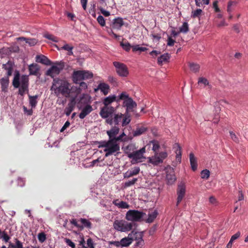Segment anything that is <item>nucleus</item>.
Wrapping results in <instances>:
<instances>
[{
    "instance_id": "obj_50",
    "label": "nucleus",
    "mask_w": 248,
    "mask_h": 248,
    "mask_svg": "<svg viewBox=\"0 0 248 248\" xmlns=\"http://www.w3.org/2000/svg\"><path fill=\"white\" fill-rule=\"evenodd\" d=\"M121 45L122 47H123V49L126 51H128L129 49L131 48V46L129 44V43L121 42Z\"/></svg>"
},
{
    "instance_id": "obj_41",
    "label": "nucleus",
    "mask_w": 248,
    "mask_h": 248,
    "mask_svg": "<svg viewBox=\"0 0 248 248\" xmlns=\"http://www.w3.org/2000/svg\"><path fill=\"white\" fill-rule=\"evenodd\" d=\"M201 174L202 179H207L209 177L210 171L208 170L204 169L202 170Z\"/></svg>"
},
{
    "instance_id": "obj_2",
    "label": "nucleus",
    "mask_w": 248,
    "mask_h": 248,
    "mask_svg": "<svg viewBox=\"0 0 248 248\" xmlns=\"http://www.w3.org/2000/svg\"><path fill=\"white\" fill-rule=\"evenodd\" d=\"M13 85L16 88H19L18 94L21 96H24L25 93L28 92V77L26 75H22L20 78L19 73L17 72L14 75Z\"/></svg>"
},
{
    "instance_id": "obj_3",
    "label": "nucleus",
    "mask_w": 248,
    "mask_h": 248,
    "mask_svg": "<svg viewBox=\"0 0 248 248\" xmlns=\"http://www.w3.org/2000/svg\"><path fill=\"white\" fill-rule=\"evenodd\" d=\"M99 148L105 147V156L108 157L118 153L120 150V146L118 143H114L111 140H103L99 142Z\"/></svg>"
},
{
    "instance_id": "obj_45",
    "label": "nucleus",
    "mask_w": 248,
    "mask_h": 248,
    "mask_svg": "<svg viewBox=\"0 0 248 248\" xmlns=\"http://www.w3.org/2000/svg\"><path fill=\"white\" fill-rule=\"evenodd\" d=\"M38 239L41 243H43L46 240V234L44 232H40L38 235Z\"/></svg>"
},
{
    "instance_id": "obj_54",
    "label": "nucleus",
    "mask_w": 248,
    "mask_h": 248,
    "mask_svg": "<svg viewBox=\"0 0 248 248\" xmlns=\"http://www.w3.org/2000/svg\"><path fill=\"white\" fill-rule=\"evenodd\" d=\"M209 201L210 204L214 205V206H217V200L214 196H210Z\"/></svg>"
},
{
    "instance_id": "obj_25",
    "label": "nucleus",
    "mask_w": 248,
    "mask_h": 248,
    "mask_svg": "<svg viewBox=\"0 0 248 248\" xmlns=\"http://www.w3.org/2000/svg\"><path fill=\"white\" fill-rule=\"evenodd\" d=\"M2 68L7 71V77H10L12 75L13 71V65L10 61H8V62L2 64Z\"/></svg>"
},
{
    "instance_id": "obj_23",
    "label": "nucleus",
    "mask_w": 248,
    "mask_h": 248,
    "mask_svg": "<svg viewBox=\"0 0 248 248\" xmlns=\"http://www.w3.org/2000/svg\"><path fill=\"white\" fill-rule=\"evenodd\" d=\"M28 70H29L30 75L36 76L40 70V67L36 63H32L29 65Z\"/></svg>"
},
{
    "instance_id": "obj_30",
    "label": "nucleus",
    "mask_w": 248,
    "mask_h": 248,
    "mask_svg": "<svg viewBox=\"0 0 248 248\" xmlns=\"http://www.w3.org/2000/svg\"><path fill=\"white\" fill-rule=\"evenodd\" d=\"M214 22L215 25L218 27H225L228 25L223 19L222 16L215 17Z\"/></svg>"
},
{
    "instance_id": "obj_22",
    "label": "nucleus",
    "mask_w": 248,
    "mask_h": 248,
    "mask_svg": "<svg viewBox=\"0 0 248 248\" xmlns=\"http://www.w3.org/2000/svg\"><path fill=\"white\" fill-rule=\"evenodd\" d=\"M140 172V167H135L133 169H130L124 173V178H128L134 176Z\"/></svg>"
},
{
    "instance_id": "obj_13",
    "label": "nucleus",
    "mask_w": 248,
    "mask_h": 248,
    "mask_svg": "<svg viewBox=\"0 0 248 248\" xmlns=\"http://www.w3.org/2000/svg\"><path fill=\"white\" fill-rule=\"evenodd\" d=\"M186 192V186L185 183L181 182L178 185L177 189V202H176V206H178L180 202H181L182 199L184 198Z\"/></svg>"
},
{
    "instance_id": "obj_43",
    "label": "nucleus",
    "mask_w": 248,
    "mask_h": 248,
    "mask_svg": "<svg viewBox=\"0 0 248 248\" xmlns=\"http://www.w3.org/2000/svg\"><path fill=\"white\" fill-rule=\"evenodd\" d=\"M151 142L152 144V150L155 152V153H156L157 150L159 148V142H157L156 140H153L151 141Z\"/></svg>"
},
{
    "instance_id": "obj_14",
    "label": "nucleus",
    "mask_w": 248,
    "mask_h": 248,
    "mask_svg": "<svg viewBox=\"0 0 248 248\" xmlns=\"http://www.w3.org/2000/svg\"><path fill=\"white\" fill-rule=\"evenodd\" d=\"M72 80L74 83L78 84L80 81L83 79V71H76L72 74Z\"/></svg>"
},
{
    "instance_id": "obj_63",
    "label": "nucleus",
    "mask_w": 248,
    "mask_h": 248,
    "mask_svg": "<svg viewBox=\"0 0 248 248\" xmlns=\"http://www.w3.org/2000/svg\"><path fill=\"white\" fill-rule=\"evenodd\" d=\"M3 240H4L6 242H8L9 240L10 239V237L8 236L7 234L5 232H2V236Z\"/></svg>"
},
{
    "instance_id": "obj_33",
    "label": "nucleus",
    "mask_w": 248,
    "mask_h": 248,
    "mask_svg": "<svg viewBox=\"0 0 248 248\" xmlns=\"http://www.w3.org/2000/svg\"><path fill=\"white\" fill-rule=\"evenodd\" d=\"M124 25L123 19L118 17L113 20V28L115 29H119Z\"/></svg>"
},
{
    "instance_id": "obj_24",
    "label": "nucleus",
    "mask_w": 248,
    "mask_h": 248,
    "mask_svg": "<svg viewBox=\"0 0 248 248\" xmlns=\"http://www.w3.org/2000/svg\"><path fill=\"white\" fill-rule=\"evenodd\" d=\"M170 54L168 53L162 54L157 58V63H158L159 65H161L163 63L168 62L170 59Z\"/></svg>"
},
{
    "instance_id": "obj_6",
    "label": "nucleus",
    "mask_w": 248,
    "mask_h": 248,
    "mask_svg": "<svg viewBox=\"0 0 248 248\" xmlns=\"http://www.w3.org/2000/svg\"><path fill=\"white\" fill-rule=\"evenodd\" d=\"M89 6L88 14L91 16H96V14L99 16L101 14H103V16H110L109 12L105 10L104 8L98 6L96 7L95 1H91Z\"/></svg>"
},
{
    "instance_id": "obj_32",
    "label": "nucleus",
    "mask_w": 248,
    "mask_h": 248,
    "mask_svg": "<svg viewBox=\"0 0 248 248\" xmlns=\"http://www.w3.org/2000/svg\"><path fill=\"white\" fill-rule=\"evenodd\" d=\"M28 97H29L30 105L31 107H32V108H35L36 105L38 103L37 99L38 98V95H35L34 96H31L30 95H28Z\"/></svg>"
},
{
    "instance_id": "obj_58",
    "label": "nucleus",
    "mask_w": 248,
    "mask_h": 248,
    "mask_svg": "<svg viewBox=\"0 0 248 248\" xmlns=\"http://www.w3.org/2000/svg\"><path fill=\"white\" fill-rule=\"evenodd\" d=\"M74 49L73 46H71L67 44L64 45L63 46H62V47H61V49H63L67 51H68L69 50H72V49Z\"/></svg>"
},
{
    "instance_id": "obj_21",
    "label": "nucleus",
    "mask_w": 248,
    "mask_h": 248,
    "mask_svg": "<svg viewBox=\"0 0 248 248\" xmlns=\"http://www.w3.org/2000/svg\"><path fill=\"white\" fill-rule=\"evenodd\" d=\"M9 77H3L0 79V84L1 86V90L3 92L7 91V89L9 86Z\"/></svg>"
},
{
    "instance_id": "obj_61",
    "label": "nucleus",
    "mask_w": 248,
    "mask_h": 248,
    "mask_svg": "<svg viewBox=\"0 0 248 248\" xmlns=\"http://www.w3.org/2000/svg\"><path fill=\"white\" fill-rule=\"evenodd\" d=\"M17 183H18V186L21 187H22L25 186V180L24 178H18L17 179Z\"/></svg>"
},
{
    "instance_id": "obj_19",
    "label": "nucleus",
    "mask_w": 248,
    "mask_h": 248,
    "mask_svg": "<svg viewBox=\"0 0 248 248\" xmlns=\"http://www.w3.org/2000/svg\"><path fill=\"white\" fill-rule=\"evenodd\" d=\"M36 62L38 63H41L45 65H50L51 61L43 55H37L36 56Z\"/></svg>"
},
{
    "instance_id": "obj_26",
    "label": "nucleus",
    "mask_w": 248,
    "mask_h": 248,
    "mask_svg": "<svg viewBox=\"0 0 248 248\" xmlns=\"http://www.w3.org/2000/svg\"><path fill=\"white\" fill-rule=\"evenodd\" d=\"M119 132V128L117 126H115L110 129L109 131H107L108 136H109V139H112L118 135Z\"/></svg>"
},
{
    "instance_id": "obj_31",
    "label": "nucleus",
    "mask_w": 248,
    "mask_h": 248,
    "mask_svg": "<svg viewBox=\"0 0 248 248\" xmlns=\"http://www.w3.org/2000/svg\"><path fill=\"white\" fill-rule=\"evenodd\" d=\"M129 157L132 158V162L133 163L140 162V150L136 151L135 153L129 155Z\"/></svg>"
},
{
    "instance_id": "obj_38",
    "label": "nucleus",
    "mask_w": 248,
    "mask_h": 248,
    "mask_svg": "<svg viewBox=\"0 0 248 248\" xmlns=\"http://www.w3.org/2000/svg\"><path fill=\"white\" fill-rule=\"evenodd\" d=\"M188 31V24L186 22H184L182 26L179 28V32L186 33Z\"/></svg>"
},
{
    "instance_id": "obj_36",
    "label": "nucleus",
    "mask_w": 248,
    "mask_h": 248,
    "mask_svg": "<svg viewBox=\"0 0 248 248\" xmlns=\"http://www.w3.org/2000/svg\"><path fill=\"white\" fill-rule=\"evenodd\" d=\"M189 66L190 70H191L192 72L195 73L198 72L200 68V66L199 64L193 62L189 63Z\"/></svg>"
},
{
    "instance_id": "obj_52",
    "label": "nucleus",
    "mask_w": 248,
    "mask_h": 248,
    "mask_svg": "<svg viewBox=\"0 0 248 248\" xmlns=\"http://www.w3.org/2000/svg\"><path fill=\"white\" fill-rule=\"evenodd\" d=\"M138 181L137 178H133L131 180H129L128 181H127L124 183V187H129L133 185H134V184Z\"/></svg>"
},
{
    "instance_id": "obj_57",
    "label": "nucleus",
    "mask_w": 248,
    "mask_h": 248,
    "mask_svg": "<svg viewBox=\"0 0 248 248\" xmlns=\"http://www.w3.org/2000/svg\"><path fill=\"white\" fill-rule=\"evenodd\" d=\"M240 235V232H237L236 233L232 236L230 241L233 242V241L239 238Z\"/></svg>"
},
{
    "instance_id": "obj_5",
    "label": "nucleus",
    "mask_w": 248,
    "mask_h": 248,
    "mask_svg": "<svg viewBox=\"0 0 248 248\" xmlns=\"http://www.w3.org/2000/svg\"><path fill=\"white\" fill-rule=\"evenodd\" d=\"M113 228L116 231L126 232L135 229L136 226L133 223L129 222L124 219L115 220L113 224Z\"/></svg>"
},
{
    "instance_id": "obj_7",
    "label": "nucleus",
    "mask_w": 248,
    "mask_h": 248,
    "mask_svg": "<svg viewBox=\"0 0 248 248\" xmlns=\"http://www.w3.org/2000/svg\"><path fill=\"white\" fill-rule=\"evenodd\" d=\"M168 156V153L166 151L159 153H155L154 156L148 157L147 162L151 163L154 165H158L163 162V161Z\"/></svg>"
},
{
    "instance_id": "obj_49",
    "label": "nucleus",
    "mask_w": 248,
    "mask_h": 248,
    "mask_svg": "<svg viewBox=\"0 0 248 248\" xmlns=\"http://www.w3.org/2000/svg\"><path fill=\"white\" fill-rule=\"evenodd\" d=\"M236 5V2L234 1H230L228 3L227 5V11L229 13V14H230V13L232 10V7Z\"/></svg>"
},
{
    "instance_id": "obj_37",
    "label": "nucleus",
    "mask_w": 248,
    "mask_h": 248,
    "mask_svg": "<svg viewBox=\"0 0 248 248\" xmlns=\"http://www.w3.org/2000/svg\"><path fill=\"white\" fill-rule=\"evenodd\" d=\"M198 84L199 85L203 84L204 86H208L210 88H211V86L209 85L208 80L206 78L203 77H201L198 78Z\"/></svg>"
},
{
    "instance_id": "obj_8",
    "label": "nucleus",
    "mask_w": 248,
    "mask_h": 248,
    "mask_svg": "<svg viewBox=\"0 0 248 248\" xmlns=\"http://www.w3.org/2000/svg\"><path fill=\"white\" fill-rule=\"evenodd\" d=\"M63 62H57L55 65L51 66L49 70H47L46 75L54 78V77L60 74L61 71L63 70Z\"/></svg>"
},
{
    "instance_id": "obj_18",
    "label": "nucleus",
    "mask_w": 248,
    "mask_h": 248,
    "mask_svg": "<svg viewBox=\"0 0 248 248\" xmlns=\"http://www.w3.org/2000/svg\"><path fill=\"white\" fill-rule=\"evenodd\" d=\"M89 97L87 94H83L82 96L80 97L79 101L78 103V107L79 109L83 106L88 105Z\"/></svg>"
},
{
    "instance_id": "obj_11",
    "label": "nucleus",
    "mask_w": 248,
    "mask_h": 248,
    "mask_svg": "<svg viewBox=\"0 0 248 248\" xmlns=\"http://www.w3.org/2000/svg\"><path fill=\"white\" fill-rule=\"evenodd\" d=\"M176 180V178L173 169L169 167L166 169V181H167V185H171L175 182Z\"/></svg>"
},
{
    "instance_id": "obj_64",
    "label": "nucleus",
    "mask_w": 248,
    "mask_h": 248,
    "mask_svg": "<svg viewBox=\"0 0 248 248\" xmlns=\"http://www.w3.org/2000/svg\"><path fill=\"white\" fill-rule=\"evenodd\" d=\"M78 83L79 84V89L80 90H85L88 87L87 84L84 82H79Z\"/></svg>"
},
{
    "instance_id": "obj_59",
    "label": "nucleus",
    "mask_w": 248,
    "mask_h": 248,
    "mask_svg": "<svg viewBox=\"0 0 248 248\" xmlns=\"http://www.w3.org/2000/svg\"><path fill=\"white\" fill-rule=\"evenodd\" d=\"M145 152V147L140 148V163L145 161V158L144 157H143V156L142 155Z\"/></svg>"
},
{
    "instance_id": "obj_51",
    "label": "nucleus",
    "mask_w": 248,
    "mask_h": 248,
    "mask_svg": "<svg viewBox=\"0 0 248 248\" xmlns=\"http://www.w3.org/2000/svg\"><path fill=\"white\" fill-rule=\"evenodd\" d=\"M151 36L152 38V39L154 41L158 42L159 40L161 38V35L159 33H154V32H152L151 33Z\"/></svg>"
},
{
    "instance_id": "obj_39",
    "label": "nucleus",
    "mask_w": 248,
    "mask_h": 248,
    "mask_svg": "<svg viewBox=\"0 0 248 248\" xmlns=\"http://www.w3.org/2000/svg\"><path fill=\"white\" fill-rule=\"evenodd\" d=\"M83 71V79H91L93 77V74L92 72L88 71Z\"/></svg>"
},
{
    "instance_id": "obj_20",
    "label": "nucleus",
    "mask_w": 248,
    "mask_h": 248,
    "mask_svg": "<svg viewBox=\"0 0 248 248\" xmlns=\"http://www.w3.org/2000/svg\"><path fill=\"white\" fill-rule=\"evenodd\" d=\"M173 148L175 149V152L176 154V160L179 163L181 162V147L180 146L179 143H175L173 144Z\"/></svg>"
},
{
    "instance_id": "obj_56",
    "label": "nucleus",
    "mask_w": 248,
    "mask_h": 248,
    "mask_svg": "<svg viewBox=\"0 0 248 248\" xmlns=\"http://www.w3.org/2000/svg\"><path fill=\"white\" fill-rule=\"evenodd\" d=\"M97 21H98L99 25L102 27L104 26L105 25V21L103 16H98V17H97Z\"/></svg>"
},
{
    "instance_id": "obj_60",
    "label": "nucleus",
    "mask_w": 248,
    "mask_h": 248,
    "mask_svg": "<svg viewBox=\"0 0 248 248\" xmlns=\"http://www.w3.org/2000/svg\"><path fill=\"white\" fill-rule=\"evenodd\" d=\"M128 98H130L129 97L128 94L125 92L122 93L120 95H119V99L124 100V101Z\"/></svg>"
},
{
    "instance_id": "obj_44",
    "label": "nucleus",
    "mask_w": 248,
    "mask_h": 248,
    "mask_svg": "<svg viewBox=\"0 0 248 248\" xmlns=\"http://www.w3.org/2000/svg\"><path fill=\"white\" fill-rule=\"evenodd\" d=\"M118 207L122 209H128L130 207L129 205L123 201H121L119 202Z\"/></svg>"
},
{
    "instance_id": "obj_1",
    "label": "nucleus",
    "mask_w": 248,
    "mask_h": 248,
    "mask_svg": "<svg viewBox=\"0 0 248 248\" xmlns=\"http://www.w3.org/2000/svg\"><path fill=\"white\" fill-rule=\"evenodd\" d=\"M50 90L54 91L57 96L61 94L66 97H69L71 93L70 84L67 80L55 78L53 79L52 85Z\"/></svg>"
},
{
    "instance_id": "obj_12",
    "label": "nucleus",
    "mask_w": 248,
    "mask_h": 248,
    "mask_svg": "<svg viewBox=\"0 0 248 248\" xmlns=\"http://www.w3.org/2000/svg\"><path fill=\"white\" fill-rule=\"evenodd\" d=\"M115 111V108L112 106H104L99 112V115L104 119L109 118Z\"/></svg>"
},
{
    "instance_id": "obj_35",
    "label": "nucleus",
    "mask_w": 248,
    "mask_h": 248,
    "mask_svg": "<svg viewBox=\"0 0 248 248\" xmlns=\"http://www.w3.org/2000/svg\"><path fill=\"white\" fill-rule=\"evenodd\" d=\"M116 96L115 95L109 96L106 97L104 100V106H109V105L115 101Z\"/></svg>"
},
{
    "instance_id": "obj_29",
    "label": "nucleus",
    "mask_w": 248,
    "mask_h": 248,
    "mask_svg": "<svg viewBox=\"0 0 248 248\" xmlns=\"http://www.w3.org/2000/svg\"><path fill=\"white\" fill-rule=\"evenodd\" d=\"M98 90H101L104 95H107L109 91V86L105 83H100L98 86Z\"/></svg>"
},
{
    "instance_id": "obj_55",
    "label": "nucleus",
    "mask_w": 248,
    "mask_h": 248,
    "mask_svg": "<svg viewBox=\"0 0 248 248\" xmlns=\"http://www.w3.org/2000/svg\"><path fill=\"white\" fill-rule=\"evenodd\" d=\"M65 242L66 245L72 248H75V244L73 242L71 239L68 238L65 239Z\"/></svg>"
},
{
    "instance_id": "obj_46",
    "label": "nucleus",
    "mask_w": 248,
    "mask_h": 248,
    "mask_svg": "<svg viewBox=\"0 0 248 248\" xmlns=\"http://www.w3.org/2000/svg\"><path fill=\"white\" fill-rule=\"evenodd\" d=\"M44 37L49 39V40H52L53 42H57L58 38L55 36L52 35V34H49L48 33L45 34L44 35Z\"/></svg>"
},
{
    "instance_id": "obj_9",
    "label": "nucleus",
    "mask_w": 248,
    "mask_h": 248,
    "mask_svg": "<svg viewBox=\"0 0 248 248\" xmlns=\"http://www.w3.org/2000/svg\"><path fill=\"white\" fill-rule=\"evenodd\" d=\"M125 219L127 221H131V223H134L137 226L136 222L140 221V211L128 210L126 212Z\"/></svg>"
},
{
    "instance_id": "obj_53",
    "label": "nucleus",
    "mask_w": 248,
    "mask_h": 248,
    "mask_svg": "<svg viewBox=\"0 0 248 248\" xmlns=\"http://www.w3.org/2000/svg\"><path fill=\"white\" fill-rule=\"evenodd\" d=\"M25 42L31 46H33L36 44L37 40L34 38H27V40Z\"/></svg>"
},
{
    "instance_id": "obj_62",
    "label": "nucleus",
    "mask_w": 248,
    "mask_h": 248,
    "mask_svg": "<svg viewBox=\"0 0 248 248\" xmlns=\"http://www.w3.org/2000/svg\"><path fill=\"white\" fill-rule=\"evenodd\" d=\"M88 247L90 248H94V244L93 242V239H92L91 238H89L87 239V241Z\"/></svg>"
},
{
    "instance_id": "obj_40",
    "label": "nucleus",
    "mask_w": 248,
    "mask_h": 248,
    "mask_svg": "<svg viewBox=\"0 0 248 248\" xmlns=\"http://www.w3.org/2000/svg\"><path fill=\"white\" fill-rule=\"evenodd\" d=\"M124 136H125V134L123 132L122 134H121L120 135V136H118L117 137H116L115 136L113 139H110V140H112V142H113V143H118L117 142H118L119 141H123V140H125L123 139V138H124Z\"/></svg>"
},
{
    "instance_id": "obj_48",
    "label": "nucleus",
    "mask_w": 248,
    "mask_h": 248,
    "mask_svg": "<svg viewBox=\"0 0 248 248\" xmlns=\"http://www.w3.org/2000/svg\"><path fill=\"white\" fill-rule=\"evenodd\" d=\"M230 134L232 140L236 143H238L239 142V138L237 137V135L234 133H233V131H230Z\"/></svg>"
},
{
    "instance_id": "obj_17",
    "label": "nucleus",
    "mask_w": 248,
    "mask_h": 248,
    "mask_svg": "<svg viewBox=\"0 0 248 248\" xmlns=\"http://www.w3.org/2000/svg\"><path fill=\"white\" fill-rule=\"evenodd\" d=\"M76 104V102L75 101V99L74 98L71 100L68 104V106L65 108V115L66 116H69L71 114L72 111L74 110L75 105Z\"/></svg>"
},
{
    "instance_id": "obj_47",
    "label": "nucleus",
    "mask_w": 248,
    "mask_h": 248,
    "mask_svg": "<svg viewBox=\"0 0 248 248\" xmlns=\"http://www.w3.org/2000/svg\"><path fill=\"white\" fill-rule=\"evenodd\" d=\"M196 4L197 6H200L201 5L206 4L207 5L209 3L210 0H195Z\"/></svg>"
},
{
    "instance_id": "obj_34",
    "label": "nucleus",
    "mask_w": 248,
    "mask_h": 248,
    "mask_svg": "<svg viewBox=\"0 0 248 248\" xmlns=\"http://www.w3.org/2000/svg\"><path fill=\"white\" fill-rule=\"evenodd\" d=\"M133 241V239L131 237H124L120 241L121 243V247H128L131 244Z\"/></svg>"
},
{
    "instance_id": "obj_16",
    "label": "nucleus",
    "mask_w": 248,
    "mask_h": 248,
    "mask_svg": "<svg viewBox=\"0 0 248 248\" xmlns=\"http://www.w3.org/2000/svg\"><path fill=\"white\" fill-rule=\"evenodd\" d=\"M124 106L126 107V111H132L136 104L132 98H128L124 101Z\"/></svg>"
},
{
    "instance_id": "obj_4",
    "label": "nucleus",
    "mask_w": 248,
    "mask_h": 248,
    "mask_svg": "<svg viewBox=\"0 0 248 248\" xmlns=\"http://www.w3.org/2000/svg\"><path fill=\"white\" fill-rule=\"evenodd\" d=\"M130 120L129 116H127L122 113H118L114 115L113 118H109L106 119V123L110 125L114 124L115 126L121 125L124 126L129 124Z\"/></svg>"
},
{
    "instance_id": "obj_15",
    "label": "nucleus",
    "mask_w": 248,
    "mask_h": 248,
    "mask_svg": "<svg viewBox=\"0 0 248 248\" xmlns=\"http://www.w3.org/2000/svg\"><path fill=\"white\" fill-rule=\"evenodd\" d=\"M92 111H93V107L90 105H87L84 107L79 114V117L80 119H83L90 114Z\"/></svg>"
},
{
    "instance_id": "obj_42",
    "label": "nucleus",
    "mask_w": 248,
    "mask_h": 248,
    "mask_svg": "<svg viewBox=\"0 0 248 248\" xmlns=\"http://www.w3.org/2000/svg\"><path fill=\"white\" fill-rule=\"evenodd\" d=\"M80 221L83 224V226L87 228H91V223L90 221L84 218H80Z\"/></svg>"
},
{
    "instance_id": "obj_28",
    "label": "nucleus",
    "mask_w": 248,
    "mask_h": 248,
    "mask_svg": "<svg viewBox=\"0 0 248 248\" xmlns=\"http://www.w3.org/2000/svg\"><path fill=\"white\" fill-rule=\"evenodd\" d=\"M157 215L156 210H149L148 212V217L146 220V222L150 223L154 221V219L156 218Z\"/></svg>"
},
{
    "instance_id": "obj_27",
    "label": "nucleus",
    "mask_w": 248,
    "mask_h": 248,
    "mask_svg": "<svg viewBox=\"0 0 248 248\" xmlns=\"http://www.w3.org/2000/svg\"><path fill=\"white\" fill-rule=\"evenodd\" d=\"M189 160H190V166H191L192 170L193 171H195L197 170V160L194 155L193 153H190L189 154Z\"/></svg>"
},
{
    "instance_id": "obj_10",
    "label": "nucleus",
    "mask_w": 248,
    "mask_h": 248,
    "mask_svg": "<svg viewBox=\"0 0 248 248\" xmlns=\"http://www.w3.org/2000/svg\"><path fill=\"white\" fill-rule=\"evenodd\" d=\"M113 64L119 76L126 77L128 75V71L125 64L118 62H113Z\"/></svg>"
}]
</instances>
